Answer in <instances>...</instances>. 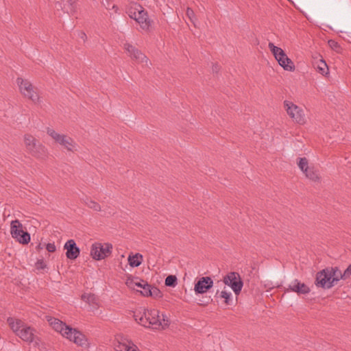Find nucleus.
Wrapping results in <instances>:
<instances>
[{
	"mask_svg": "<svg viewBox=\"0 0 351 351\" xmlns=\"http://www.w3.org/2000/svg\"><path fill=\"white\" fill-rule=\"evenodd\" d=\"M134 317L141 325L156 330H163L169 327L170 321L167 315L156 309H143L134 312Z\"/></svg>",
	"mask_w": 351,
	"mask_h": 351,
	"instance_id": "1",
	"label": "nucleus"
},
{
	"mask_svg": "<svg viewBox=\"0 0 351 351\" xmlns=\"http://www.w3.org/2000/svg\"><path fill=\"white\" fill-rule=\"evenodd\" d=\"M8 323L14 332L22 341L34 347L40 348L43 345L35 328L15 318H8Z\"/></svg>",
	"mask_w": 351,
	"mask_h": 351,
	"instance_id": "2",
	"label": "nucleus"
},
{
	"mask_svg": "<svg viewBox=\"0 0 351 351\" xmlns=\"http://www.w3.org/2000/svg\"><path fill=\"white\" fill-rule=\"evenodd\" d=\"M16 82L19 93L25 99L31 101L34 105H39L43 102L40 89L29 79L18 77Z\"/></svg>",
	"mask_w": 351,
	"mask_h": 351,
	"instance_id": "3",
	"label": "nucleus"
},
{
	"mask_svg": "<svg viewBox=\"0 0 351 351\" xmlns=\"http://www.w3.org/2000/svg\"><path fill=\"white\" fill-rule=\"evenodd\" d=\"M338 267H327L317 271L314 284L317 288L330 289L340 281L338 275Z\"/></svg>",
	"mask_w": 351,
	"mask_h": 351,
	"instance_id": "4",
	"label": "nucleus"
},
{
	"mask_svg": "<svg viewBox=\"0 0 351 351\" xmlns=\"http://www.w3.org/2000/svg\"><path fill=\"white\" fill-rule=\"evenodd\" d=\"M46 132L56 144L59 145L68 152L75 153L78 152V144L70 136L66 134L59 133L51 128H47Z\"/></svg>",
	"mask_w": 351,
	"mask_h": 351,
	"instance_id": "5",
	"label": "nucleus"
},
{
	"mask_svg": "<svg viewBox=\"0 0 351 351\" xmlns=\"http://www.w3.org/2000/svg\"><path fill=\"white\" fill-rule=\"evenodd\" d=\"M25 147L27 151L36 158H43L47 155V149L45 145L32 134H26L23 136Z\"/></svg>",
	"mask_w": 351,
	"mask_h": 351,
	"instance_id": "6",
	"label": "nucleus"
},
{
	"mask_svg": "<svg viewBox=\"0 0 351 351\" xmlns=\"http://www.w3.org/2000/svg\"><path fill=\"white\" fill-rule=\"evenodd\" d=\"M123 49L132 61L142 64L143 66L149 67L152 65L150 60L146 55L132 44L130 43H124Z\"/></svg>",
	"mask_w": 351,
	"mask_h": 351,
	"instance_id": "7",
	"label": "nucleus"
},
{
	"mask_svg": "<svg viewBox=\"0 0 351 351\" xmlns=\"http://www.w3.org/2000/svg\"><path fill=\"white\" fill-rule=\"evenodd\" d=\"M112 248L113 247L111 243L96 242L91 245L90 256L94 260H103L110 256Z\"/></svg>",
	"mask_w": 351,
	"mask_h": 351,
	"instance_id": "8",
	"label": "nucleus"
},
{
	"mask_svg": "<svg viewBox=\"0 0 351 351\" xmlns=\"http://www.w3.org/2000/svg\"><path fill=\"white\" fill-rule=\"evenodd\" d=\"M64 338H66L84 350H88L90 348V342L88 338L82 332L75 328H71V329L68 330V332H64Z\"/></svg>",
	"mask_w": 351,
	"mask_h": 351,
	"instance_id": "9",
	"label": "nucleus"
},
{
	"mask_svg": "<svg viewBox=\"0 0 351 351\" xmlns=\"http://www.w3.org/2000/svg\"><path fill=\"white\" fill-rule=\"evenodd\" d=\"M12 237L22 244H27L30 241L29 234L24 230L23 226L18 220H14L10 223Z\"/></svg>",
	"mask_w": 351,
	"mask_h": 351,
	"instance_id": "10",
	"label": "nucleus"
},
{
	"mask_svg": "<svg viewBox=\"0 0 351 351\" xmlns=\"http://www.w3.org/2000/svg\"><path fill=\"white\" fill-rule=\"evenodd\" d=\"M114 348L115 351H141L132 339L121 334L116 336Z\"/></svg>",
	"mask_w": 351,
	"mask_h": 351,
	"instance_id": "11",
	"label": "nucleus"
},
{
	"mask_svg": "<svg viewBox=\"0 0 351 351\" xmlns=\"http://www.w3.org/2000/svg\"><path fill=\"white\" fill-rule=\"evenodd\" d=\"M287 114L292 119L294 123L304 125L306 123L304 110L292 102L287 101Z\"/></svg>",
	"mask_w": 351,
	"mask_h": 351,
	"instance_id": "12",
	"label": "nucleus"
},
{
	"mask_svg": "<svg viewBox=\"0 0 351 351\" xmlns=\"http://www.w3.org/2000/svg\"><path fill=\"white\" fill-rule=\"evenodd\" d=\"M223 282L231 287L236 295H239L242 289L243 283L237 272H230L223 277Z\"/></svg>",
	"mask_w": 351,
	"mask_h": 351,
	"instance_id": "13",
	"label": "nucleus"
},
{
	"mask_svg": "<svg viewBox=\"0 0 351 351\" xmlns=\"http://www.w3.org/2000/svg\"><path fill=\"white\" fill-rule=\"evenodd\" d=\"M139 283L141 286L138 287L139 290H136V291L140 292L142 295L145 297L151 296L155 298L162 297V294L157 287H152L146 281L141 279Z\"/></svg>",
	"mask_w": 351,
	"mask_h": 351,
	"instance_id": "14",
	"label": "nucleus"
},
{
	"mask_svg": "<svg viewBox=\"0 0 351 351\" xmlns=\"http://www.w3.org/2000/svg\"><path fill=\"white\" fill-rule=\"evenodd\" d=\"M213 286V280L210 277H202L195 284L194 291L196 294H203L206 293Z\"/></svg>",
	"mask_w": 351,
	"mask_h": 351,
	"instance_id": "15",
	"label": "nucleus"
},
{
	"mask_svg": "<svg viewBox=\"0 0 351 351\" xmlns=\"http://www.w3.org/2000/svg\"><path fill=\"white\" fill-rule=\"evenodd\" d=\"M64 249L66 250V258L70 260L76 259L80 253V248L73 239L68 240L64 245Z\"/></svg>",
	"mask_w": 351,
	"mask_h": 351,
	"instance_id": "16",
	"label": "nucleus"
},
{
	"mask_svg": "<svg viewBox=\"0 0 351 351\" xmlns=\"http://www.w3.org/2000/svg\"><path fill=\"white\" fill-rule=\"evenodd\" d=\"M46 318L49 325L63 337H64V332H68V330L71 328L57 318L49 316H47Z\"/></svg>",
	"mask_w": 351,
	"mask_h": 351,
	"instance_id": "17",
	"label": "nucleus"
},
{
	"mask_svg": "<svg viewBox=\"0 0 351 351\" xmlns=\"http://www.w3.org/2000/svg\"><path fill=\"white\" fill-rule=\"evenodd\" d=\"M268 47L271 51L275 59L278 61L279 64L285 69V53L284 50L274 45L273 43H269Z\"/></svg>",
	"mask_w": 351,
	"mask_h": 351,
	"instance_id": "18",
	"label": "nucleus"
},
{
	"mask_svg": "<svg viewBox=\"0 0 351 351\" xmlns=\"http://www.w3.org/2000/svg\"><path fill=\"white\" fill-rule=\"evenodd\" d=\"M291 291L297 293L298 295L307 294L311 291L310 288L304 282H301L298 280H295L291 284L289 285L287 291Z\"/></svg>",
	"mask_w": 351,
	"mask_h": 351,
	"instance_id": "19",
	"label": "nucleus"
},
{
	"mask_svg": "<svg viewBox=\"0 0 351 351\" xmlns=\"http://www.w3.org/2000/svg\"><path fill=\"white\" fill-rule=\"evenodd\" d=\"M145 31H149L152 25V21L148 16L147 12L144 10L135 19H134Z\"/></svg>",
	"mask_w": 351,
	"mask_h": 351,
	"instance_id": "20",
	"label": "nucleus"
},
{
	"mask_svg": "<svg viewBox=\"0 0 351 351\" xmlns=\"http://www.w3.org/2000/svg\"><path fill=\"white\" fill-rule=\"evenodd\" d=\"M82 202L87 208L96 213L102 212V207L101 204L91 198L90 197H85L82 199Z\"/></svg>",
	"mask_w": 351,
	"mask_h": 351,
	"instance_id": "21",
	"label": "nucleus"
},
{
	"mask_svg": "<svg viewBox=\"0 0 351 351\" xmlns=\"http://www.w3.org/2000/svg\"><path fill=\"white\" fill-rule=\"evenodd\" d=\"M144 10L145 9L140 4L132 3L127 9V13L131 19H134Z\"/></svg>",
	"mask_w": 351,
	"mask_h": 351,
	"instance_id": "22",
	"label": "nucleus"
},
{
	"mask_svg": "<svg viewBox=\"0 0 351 351\" xmlns=\"http://www.w3.org/2000/svg\"><path fill=\"white\" fill-rule=\"evenodd\" d=\"M82 300L88 303L93 308L97 309L99 306L97 298L95 294L84 293L81 297Z\"/></svg>",
	"mask_w": 351,
	"mask_h": 351,
	"instance_id": "23",
	"label": "nucleus"
},
{
	"mask_svg": "<svg viewBox=\"0 0 351 351\" xmlns=\"http://www.w3.org/2000/svg\"><path fill=\"white\" fill-rule=\"evenodd\" d=\"M304 173L308 179L313 182H319L320 181L321 178L318 173V171L316 170L314 167H311Z\"/></svg>",
	"mask_w": 351,
	"mask_h": 351,
	"instance_id": "24",
	"label": "nucleus"
},
{
	"mask_svg": "<svg viewBox=\"0 0 351 351\" xmlns=\"http://www.w3.org/2000/svg\"><path fill=\"white\" fill-rule=\"evenodd\" d=\"M143 261V256L136 253V254H130L128 256V263L129 265L132 267H138Z\"/></svg>",
	"mask_w": 351,
	"mask_h": 351,
	"instance_id": "25",
	"label": "nucleus"
},
{
	"mask_svg": "<svg viewBox=\"0 0 351 351\" xmlns=\"http://www.w3.org/2000/svg\"><path fill=\"white\" fill-rule=\"evenodd\" d=\"M141 279L134 277H128L125 281V285L131 289L139 290L138 287H141L140 282Z\"/></svg>",
	"mask_w": 351,
	"mask_h": 351,
	"instance_id": "26",
	"label": "nucleus"
},
{
	"mask_svg": "<svg viewBox=\"0 0 351 351\" xmlns=\"http://www.w3.org/2000/svg\"><path fill=\"white\" fill-rule=\"evenodd\" d=\"M298 166L303 173L311 167L308 166V161L306 158H298Z\"/></svg>",
	"mask_w": 351,
	"mask_h": 351,
	"instance_id": "27",
	"label": "nucleus"
},
{
	"mask_svg": "<svg viewBox=\"0 0 351 351\" xmlns=\"http://www.w3.org/2000/svg\"><path fill=\"white\" fill-rule=\"evenodd\" d=\"M337 271L339 280H346V278H349L351 276V264L348 265V267L344 271L343 273L341 272L339 267Z\"/></svg>",
	"mask_w": 351,
	"mask_h": 351,
	"instance_id": "28",
	"label": "nucleus"
},
{
	"mask_svg": "<svg viewBox=\"0 0 351 351\" xmlns=\"http://www.w3.org/2000/svg\"><path fill=\"white\" fill-rule=\"evenodd\" d=\"M219 297L224 299V304L226 305H230L231 302V293L226 290H223L219 293Z\"/></svg>",
	"mask_w": 351,
	"mask_h": 351,
	"instance_id": "29",
	"label": "nucleus"
},
{
	"mask_svg": "<svg viewBox=\"0 0 351 351\" xmlns=\"http://www.w3.org/2000/svg\"><path fill=\"white\" fill-rule=\"evenodd\" d=\"M165 283L166 286L174 287L177 284V277L173 275H169L166 278Z\"/></svg>",
	"mask_w": 351,
	"mask_h": 351,
	"instance_id": "30",
	"label": "nucleus"
},
{
	"mask_svg": "<svg viewBox=\"0 0 351 351\" xmlns=\"http://www.w3.org/2000/svg\"><path fill=\"white\" fill-rule=\"evenodd\" d=\"M328 44L329 47L335 51H336L337 53L341 52L342 48L341 47L340 45L335 40H332V39L329 40L328 41Z\"/></svg>",
	"mask_w": 351,
	"mask_h": 351,
	"instance_id": "31",
	"label": "nucleus"
},
{
	"mask_svg": "<svg viewBox=\"0 0 351 351\" xmlns=\"http://www.w3.org/2000/svg\"><path fill=\"white\" fill-rule=\"evenodd\" d=\"M317 69L319 70V72L324 75L325 74L328 73V66L326 63V62L324 60H319V64L317 66Z\"/></svg>",
	"mask_w": 351,
	"mask_h": 351,
	"instance_id": "32",
	"label": "nucleus"
},
{
	"mask_svg": "<svg viewBox=\"0 0 351 351\" xmlns=\"http://www.w3.org/2000/svg\"><path fill=\"white\" fill-rule=\"evenodd\" d=\"M35 267L38 270L45 269L47 267V265L43 259H38L35 263Z\"/></svg>",
	"mask_w": 351,
	"mask_h": 351,
	"instance_id": "33",
	"label": "nucleus"
},
{
	"mask_svg": "<svg viewBox=\"0 0 351 351\" xmlns=\"http://www.w3.org/2000/svg\"><path fill=\"white\" fill-rule=\"evenodd\" d=\"M186 14L189 20L194 23L196 19L193 10L190 8H187Z\"/></svg>",
	"mask_w": 351,
	"mask_h": 351,
	"instance_id": "34",
	"label": "nucleus"
},
{
	"mask_svg": "<svg viewBox=\"0 0 351 351\" xmlns=\"http://www.w3.org/2000/svg\"><path fill=\"white\" fill-rule=\"evenodd\" d=\"M295 70V65L293 62L287 56V71H293Z\"/></svg>",
	"mask_w": 351,
	"mask_h": 351,
	"instance_id": "35",
	"label": "nucleus"
},
{
	"mask_svg": "<svg viewBox=\"0 0 351 351\" xmlns=\"http://www.w3.org/2000/svg\"><path fill=\"white\" fill-rule=\"evenodd\" d=\"M77 0H67V3L70 6L71 12H75L76 9V3Z\"/></svg>",
	"mask_w": 351,
	"mask_h": 351,
	"instance_id": "36",
	"label": "nucleus"
},
{
	"mask_svg": "<svg viewBox=\"0 0 351 351\" xmlns=\"http://www.w3.org/2000/svg\"><path fill=\"white\" fill-rule=\"evenodd\" d=\"M46 249L49 252H54L56 250V247L53 243H49L46 245Z\"/></svg>",
	"mask_w": 351,
	"mask_h": 351,
	"instance_id": "37",
	"label": "nucleus"
},
{
	"mask_svg": "<svg viewBox=\"0 0 351 351\" xmlns=\"http://www.w3.org/2000/svg\"><path fill=\"white\" fill-rule=\"evenodd\" d=\"M108 10H112L114 13L118 12V7L115 4H112L110 3H108V7H106Z\"/></svg>",
	"mask_w": 351,
	"mask_h": 351,
	"instance_id": "38",
	"label": "nucleus"
}]
</instances>
